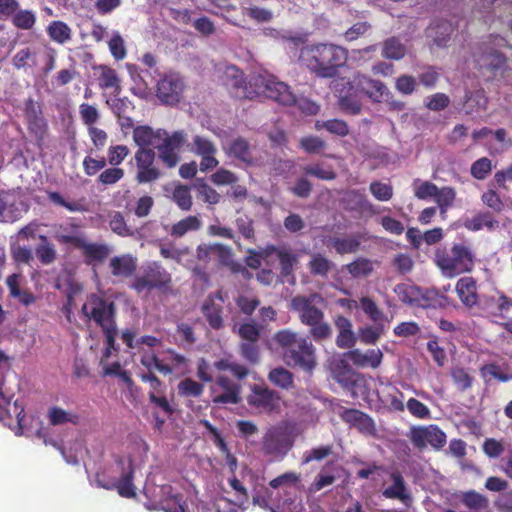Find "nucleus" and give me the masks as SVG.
I'll return each instance as SVG.
<instances>
[{
  "label": "nucleus",
  "mask_w": 512,
  "mask_h": 512,
  "mask_svg": "<svg viewBox=\"0 0 512 512\" xmlns=\"http://www.w3.org/2000/svg\"><path fill=\"white\" fill-rule=\"evenodd\" d=\"M24 114L29 131L38 139H43L47 130V122L43 117L41 108L33 101V99L30 98L25 102Z\"/></svg>",
  "instance_id": "412c9836"
},
{
  "label": "nucleus",
  "mask_w": 512,
  "mask_h": 512,
  "mask_svg": "<svg viewBox=\"0 0 512 512\" xmlns=\"http://www.w3.org/2000/svg\"><path fill=\"white\" fill-rule=\"evenodd\" d=\"M19 274H11L6 280L7 287L9 289V295L12 298L18 299V301L24 306H29L36 301V297L33 293L27 290H21L19 286Z\"/></svg>",
  "instance_id": "f704fd0d"
},
{
  "label": "nucleus",
  "mask_w": 512,
  "mask_h": 512,
  "mask_svg": "<svg viewBox=\"0 0 512 512\" xmlns=\"http://www.w3.org/2000/svg\"><path fill=\"white\" fill-rule=\"evenodd\" d=\"M334 324L337 329L336 345L341 349H350L355 346L357 338L352 329V322L343 315H337L334 318Z\"/></svg>",
  "instance_id": "5701e85b"
},
{
  "label": "nucleus",
  "mask_w": 512,
  "mask_h": 512,
  "mask_svg": "<svg viewBox=\"0 0 512 512\" xmlns=\"http://www.w3.org/2000/svg\"><path fill=\"white\" fill-rule=\"evenodd\" d=\"M172 200L182 211H189L193 205L190 188L186 185H178L172 192Z\"/></svg>",
  "instance_id": "6e6d98bb"
},
{
  "label": "nucleus",
  "mask_w": 512,
  "mask_h": 512,
  "mask_svg": "<svg viewBox=\"0 0 512 512\" xmlns=\"http://www.w3.org/2000/svg\"><path fill=\"white\" fill-rule=\"evenodd\" d=\"M137 168L136 181L139 184L151 183L161 176V171L154 165L155 152L152 149H138L134 155Z\"/></svg>",
  "instance_id": "f3484780"
},
{
  "label": "nucleus",
  "mask_w": 512,
  "mask_h": 512,
  "mask_svg": "<svg viewBox=\"0 0 512 512\" xmlns=\"http://www.w3.org/2000/svg\"><path fill=\"white\" fill-rule=\"evenodd\" d=\"M81 313L85 320L99 327L105 337V358L110 357L112 350H116L115 341L118 335L116 314L117 307L113 300L91 293L82 305Z\"/></svg>",
  "instance_id": "20e7f679"
},
{
  "label": "nucleus",
  "mask_w": 512,
  "mask_h": 512,
  "mask_svg": "<svg viewBox=\"0 0 512 512\" xmlns=\"http://www.w3.org/2000/svg\"><path fill=\"white\" fill-rule=\"evenodd\" d=\"M11 16L13 25L22 30H30L36 23V15L31 10H16Z\"/></svg>",
  "instance_id": "13d9d810"
},
{
  "label": "nucleus",
  "mask_w": 512,
  "mask_h": 512,
  "mask_svg": "<svg viewBox=\"0 0 512 512\" xmlns=\"http://www.w3.org/2000/svg\"><path fill=\"white\" fill-rule=\"evenodd\" d=\"M341 418L344 422L359 428H366L371 424V418L358 409H345L341 414Z\"/></svg>",
  "instance_id": "603ef678"
},
{
  "label": "nucleus",
  "mask_w": 512,
  "mask_h": 512,
  "mask_svg": "<svg viewBox=\"0 0 512 512\" xmlns=\"http://www.w3.org/2000/svg\"><path fill=\"white\" fill-rule=\"evenodd\" d=\"M214 367L218 371H229L238 380L245 379L249 374V369L238 362L231 361L228 358H222L214 362Z\"/></svg>",
  "instance_id": "a18cd8bd"
},
{
  "label": "nucleus",
  "mask_w": 512,
  "mask_h": 512,
  "mask_svg": "<svg viewBox=\"0 0 512 512\" xmlns=\"http://www.w3.org/2000/svg\"><path fill=\"white\" fill-rule=\"evenodd\" d=\"M224 150L229 157L236 158L245 164L250 165L253 162L250 144L243 137L233 139Z\"/></svg>",
  "instance_id": "2f4dec72"
},
{
  "label": "nucleus",
  "mask_w": 512,
  "mask_h": 512,
  "mask_svg": "<svg viewBox=\"0 0 512 512\" xmlns=\"http://www.w3.org/2000/svg\"><path fill=\"white\" fill-rule=\"evenodd\" d=\"M242 387L239 383L232 381L228 376L219 375L215 380V387L212 388V402L214 404H239Z\"/></svg>",
  "instance_id": "dca6fc26"
},
{
  "label": "nucleus",
  "mask_w": 512,
  "mask_h": 512,
  "mask_svg": "<svg viewBox=\"0 0 512 512\" xmlns=\"http://www.w3.org/2000/svg\"><path fill=\"white\" fill-rule=\"evenodd\" d=\"M63 241L65 243H72L81 249L85 263L88 265L104 262L111 253L110 247L104 243H89L73 236H64Z\"/></svg>",
  "instance_id": "a211bd4d"
},
{
  "label": "nucleus",
  "mask_w": 512,
  "mask_h": 512,
  "mask_svg": "<svg viewBox=\"0 0 512 512\" xmlns=\"http://www.w3.org/2000/svg\"><path fill=\"white\" fill-rule=\"evenodd\" d=\"M406 54V47L399 38L393 36L384 40L382 56L390 60H400Z\"/></svg>",
  "instance_id": "c03bdc74"
},
{
  "label": "nucleus",
  "mask_w": 512,
  "mask_h": 512,
  "mask_svg": "<svg viewBox=\"0 0 512 512\" xmlns=\"http://www.w3.org/2000/svg\"><path fill=\"white\" fill-rule=\"evenodd\" d=\"M373 263L370 259L359 257L346 265V270L353 278L367 277L373 272Z\"/></svg>",
  "instance_id": "09e8293b"
},
{
  "label": "nucleus",
  "mask_w": 512,
  "mask_h": 512,
  "mask_svg": "<svg viewBox=\"0 0 512 512\" xmlns=\"http://www.w3.org/2000/svg\"><path fill=\"white\" fill-rule=\"evenodd\" d=\"M360 307L374 324L383 323L384 321L389 322L383 311L372 298L368 296L362 297L360 299Z\"/></svg>",
  "instance_id": "de8ad7c7"
},
{
  "label": "nucleus",
  "mask_w": 512,
  "mask_h": 512,
  "mask_svg": "<svg viewBox=\"0 0 512 512\" xmlns=\"http://www.w3.org/2000/svg\"><path fill=\"white\" fill-rule=\"evenodd\" d=\"M185 89L183 78L176 73L165 74L156 86V96L164 104L176 105L180 102Z\"/></svg>",
  "instance_id": "f8f14e48"
},
{
  "label": "nucleus",
  "mask_w": 512,
  "mask_h": 512,
  "mask_svg": "<svg viewBox=\"0 0 512 512\" xmlns=\"http://www.w3.org/2000/svg\"><path fill=\"white\" fill-rule=\"evenodd\" d=\"M452 305V300L444 293L435 288L423 289L421 292L418 308L422 309H442Z\"/></svg>",
  "instance_id": "bb28decb"
},
{
  "label": "nucleus",
  "mask_w": 512,
  "mask_h": 512,
  "mask_svg": "<svg viewBox=\"0 0 512 512\" xmlns=\"http://www.w3.org/2000/svg\"><path fill=\"white\" fill-rule=\"evenodd\" d=\"M408 437L419 450H423L427 445L440 449L446 443V434L437 425L433 424L412 427Z\"/></svg>",
  "instance_id": "ddd939ff"
},
{
  "label": "nucleus",
  "mask_w": 512,
  "mask_h": 512,
  "mask_svg": "<svg viewBox=\"0 0 512 512\" xmlns=\"http://www.w3.org/2000/svg\"><path fill=\"white\" fill-rule=\"evenodd\" d=\"M117 470L120 476H109L105 472L95 475V483L98 487L106 490H116L121 497L133 498L136 496L134 486V465L131 456L127 458L118 456L116 458Z\"/></svg>",
  "instance_id": "6e6552de"
},
{
  "label": "nucleus",
  "mask_w": 512,
  "mask_h": 512,
  "mask_svg": "<svg viewBox=\"0 0 512 512\" xmlns=\"http://www.w3.org/2000/svg\"><path fill=\"white\" fill-rule=\"evenodd\" d=\"M247 403L258 413L270 414L280 411L281 397L277 391L264 384H253L247 396Z\"/></svg>",
  "instance_id": "1a4fd4ad"
},
{
  "label": "nucleus",
  "mask_w": 512,
  "mask_h": 512,
  "mask_svg": "<svg viewBox=\"0 0 512 512\" xmlns=\"http://www.w3.org/2000/svg\"><path fill=\"white\" fill-rule=\"evenodd\" d=\"M453 26L447 20H435L427 29V35L433 39V42L439 46H446L453 33Z\"/></svg>",
  "instance_id": "7c9ffc66"
},
{
  "label": "nucleus",
  "mask_w": 512,
  "mask_h": 512,
  "mask_svg": "<svg viewBox=\"0 0 512 512\" xmlns=\"http://www.w3.org/2000/svg\"><path fill=\"white\" fill-rule=\"evenodd\" d=\"M171 284V275L161 265L153 262L143 272L136 277L131 287L141 293L146 289L166 288Z\"/></svg>",
  "instance_id": "9d476101"
},
{
  "label": "nucleus",
  "mask_w": 512,
  "mask_h": 512,
  "mask_svg": "<svg viewBox=\"0 0 512 512\" xmlns=\"http://www.w3.org/2000/svg\"><path fill=\"white\" fill-rule=\"evenodd\" d=\"M492 161L487 157H481L472 163L470 173L477 180H484L491 173Z\"/></svg>",
  "instance_id": "052dcab7"
},
{
  "label": "nucleus",
  "mask_w": 512,
  "mask_h": 512,
  "mask_svg": "<svg viewBox=\"0 0 512 512\" xmlns=\"http://www.w3.org/2000/svg\"><path fill=\"white\" fill-rule=\"evenodd\" d=\"M346 357L357 367L378 368L382 362L383 354L380 349H369L365 353L353 349L346 353Z\"/></svg>",
  "instance_id": "393cba45"
},
{
  "label": "nucleus",
  "mask_w": 512,
  "mask_h": 512,
  "mask_svg": "<svg viewBox=\"0 0 512 512\" xmlns=\"http://www.w3.org/2000/svg\"><path fill=\"white\" fill-rule=\"evenodd\" d=\"M98 80L102 89H113L116 94L121 90L120 79L116 71L108 66H101V74Z\"/></svg>",
  "instance_id": "8fccbe9b"
},
{
  "label": "nucleus",
  "mask_w": 512,
  "mask_h": 512,
  "mask_svg": "<svg viewBox=\"0 0 512 512\" xmlns=\"http://www.w3.org/2000/svg\"><path fill=\"white\" fill-rule=\"evenodd\" d=\"M392 484L382 491V495L387 499H397L408 505L412 501V497L408 492L404 477L399 471L390 474Z\"/></svg>",
  "instance_id": "b1692460"
},
{
  "label": "nucleus",
  "mask_w": 512,
  "mask_h": 512,
  "mask_svg": "<svg viewBox=\"0 0 512 512\" xmlns=\"http://www.w3.org/2000/svg\"><path fill=\"white\" fill-rule=\"evenodd\" d=\"M47 419L52 426H59L66 423L77 425L80 417L78 414L66 411L61 407L52 406L48 409Z\"/></svg>",
  "instance_id": "4c0bfd02"
},
{
  "label": "nucleus",
  "mask_w": 512,
  "mask_h": 512,
  "mask_svg": "<svg viewBox=\"0 0 512 512\" xmlns=\"http://www.w3.org/2000/svg\"><path fill=\"white\" fill-rule=\"evenodd\" d=\"M461 501L467 508L471 510H483L489 506L488 499L484 495L474 490L465 492L462 495Z\"/></svg>",
  "instance_id": "4d7b16f0"
},
{
  "label": "nucleus",
  "mask_w": 512,
  "mask_h": 512,
  "mask_svg": "<svg viewBox=\"0 0 512 512\" xmlns=\"http://www.w3.org/2000/svg\"><path fill=\"white\" fill-rule=\"evenodd\" d=\"M302 170L305 175L313 176L320 180L332 181L337 177L336 172L331 167L324 168L321 164L306 165Z\"/></svg>",
  "instance_id": "bf43d9fd"
},
{
  "label": "nucleus",
  "mask_w": 512,
  "mask_h": 512,
  "mask_svg": "<svg viewBox=\"0 0 512 512\" xmlns=\"http://www.w3.org/2000/svg\"><path fill=\"white\" fill-rule=\"evenodd\" d=\"M361 245V236L350 235L344 238L330 237L328 239V246H331L339 255L356 253Z\"/></svg>",
  "instance_id": "473e14b6"
},
{
  "label": "nucleus",
  "mask_w": 512,
  "mask_h": 512,
  "mask_svg": "<svg viewBox=\"0 0 512 512\" xmlns=\"http://www.w3.org/2000/svg\"><path fill=\"white\" fill-rule=\"evenodd\" d=\"M109 268L114 277H131L137 269V258L131 254H122L110 259Z\"/></svg>",
  "instance_id": "a878e982"
},
{
  "label": "nucleus",
  "mask_w": 512,
  "mask_h": 512,
  "mask_svg": "<svg viewBox=\"0 0 512 512\" xmlns=\"http://www.w3.org/2000/svg\"><path fill=\"white\" fill-rule=\"evenodd\" d=\"M497 47H509V44L504 37L495 34L480 41L472 53L475 67L493 74L502 69L507 63V57Z\"/></svg>",
  "instance_id": "0eeeda50"
},
{
  "label": "nucleus",
  "mask_w": 512,
  "mask_h": 512,
  "mask_svg": "<svg viewBox=\"0 0 512 512\" xmlns=\"http://www.w3.org/2000/svg\"><path fill=\"white\" fill-rule=\"evenodd\" d=\"M455 291L461 303L467 307L472 308L479 302L477 281L471 276L460 278L455 286Z\"/></svg>",
  "instance_id": "4be33fe9"
},
{
  "label": "nucleus",
  "mask_w": 512,
  "mask_h": 512,
  "mask_svg": "<svg viewBox=\"0 0 512 512\" xmlns=\"http://www.w3.org/2000/svg\"><path fill=\"white\" fill-rule=\"evenodd\" d=\"M239 351L240 355L251 364H256L260 360L258 342L242 341L239 346Z\"/></svg>",
  "instance_id": "0e129e2a"
},
{
  "label": "nucleus",
  "mask_w": 512,
  "mask_h": 512,
  "mask_svg": "<svg viewBox=\"0 0 512 512\" xmlns=\"http://www.w3.org/2000/svg\"><path fill=\"white\" fill-rule=\"evenodd\" d=\"M231 73L233 77L231 86L239 89L243 88L242 94H237L238 97L252 99L254 96L264 95L282 105L290 106L297 102L296 96L290 90V87L281 81H278L275 76L263 72L254 74L249 80V85L254 87L253 91H248L246 85L243 87V73L235 66L227 69V74Z\"/></svg>",
  "instance_id": "f03ea898"
},
{
  "label": "nucleus",
  "mask_w": 512,
  "mask_h": 512,
  "mask_svg": "<svg viewBox=\"0 0 512 512\" xmlns=\"http://www.w3.org/2000/svg\"><path fill=\"white\" fill-rule=\"evenodd\" d=\"M455 198L456 192L454 188L448 186L438 188V192L435 196V201L438 204L442 214H445L447 208L452 206Z\"/></svg>",
  "instance_id": "680f3d73"
},
{
  "label": "nucleus",
  "mask_w": 512,
  "mask_h": 512,
  "mask_svg": "<svg viewBox=\"0 0 512 512\" xmlns=\"http://www.w3.org/2000/svg\"><path fill=\"white\" fill-rule=\"evenodd\" d=\"M333 453V446L331 444L314 447L303 454V464H308L312 461H321Z\"/></svg>",
  "instance_id": "e2e57ef3"
},
{
  "label": "nucleus",
  "mask_w": 512,
  "mask_h": 512,
  "mask_svg": "<svg viewBox=\"0 0 512 512\" xmlns=\"http://www.w3.org/2000/svg\"><path fill=\"white\" fill-rule=\"evenodd\" d=\"M346 209L349 211L375 213L374 205L368 201L365 194L358 190L349 191L345 198Z\"/></svg>",
  "instance_id": "e433bc0d"
},
{
  "label": "nucleus",
  "mask_w": 512,
  "mask_h": 512,
  "mask_svg": "<svg viewBox=\"0 0 512 512\" xmlns=\"http://www.w3.org/2000/svg\"><path fill=\"white\" fill-rule=\"evenodd\" d=\"M163 142L156 146L159 159L168 168H174L180 161L179 151L186 142L184 131H175L171 135H162Z\"/></svg>",
  "instance_id": "4468645a"
},
{
  "label": "nucleus",
  "mask_w": 512,
  "mask_h": 512,
  "mask_svg": "<svg viewBox=\"0 0 512 512\" xmlns=\"http://www.w3.org/2000/svg\"><path fill=\"white\" fill-rule=\"evenodd\" d=\"M393 292L396 294L399 301L410 307L418 308L422 288L411 283L404 282L399 283L393 288Z\"/></svg>",
  "instance_id": "c85d7f7f"
},
{
  "label": "nucleus",
  "mask_w": 512,
  "mask_h": 512,
  "mask_svg": "<svg viewBox=\"0 0 512 512\" xmlns=\"http://www.w3.org/2000/svg\"><path fill=\"white\" fill-rule=\"evenodd\" d=\"M290 447L291 444L283 434L271 432L263 438L262 449L266 455H284Z\"/></svg>",
  "instance_id": "cd10ccee"
},
{
  "label": "nucleus",
  "mask_w": 512,
  "mask_h": 512,
  "mask_svg": "<svg viewBox=\"0 0 512 512\" xmlns=\"http://www.w3.org/2000/svg\"><path fill=\"white\" fill-rule=\"evenodd\" d=\"M299 147L308 154H324L327 143L318 136L309 135L300 139Z\"/></svg>",
  "instance_id": "864d4df0"
},
{
  "label": "nucleus",
  "mask_w": 512,
  "mask_h": 512,
  "mask_svg": "<svg viewBox=\"0 0 512 512\" xmlns=\"http://www.w3.org/2000/svg\"><path fill=\"white\" fill-rule=\"evenodd\" d=\"M223 303L224 297L222 292L216 291L209 294L201 306V312L213 330L224 328Z\"/></svg>",
  "instance_id": "6ab92c4d"
},
{
  "label": "nucleus",
  "mask_w": 512,
  "mask_h": 512,
  "mask_svg": "<svg viewBox=\"0 0 512 512\" xmlns=\"http://www.w3.org/2000/svg\"><path fill=\"white\" fill-rule=\"evenodd\" d=\"M269 250L276 255L279 261L281 277L285 278L292 275L294 266L298 263L297 255L285 248L276 246L269 247Z\"/></svg>",
  "instance_id": "72a5a7b5"
},
{
  "label": "nucleus",
  "mask_w": 512,
  "mask_h": 512,
  "mask_svg": "<svg viewBox=\"0 0 512 512\" xmlns=\"http://www.w3.org/2000/svg\"><path fill=\"white\" fill-rule=\"evenodd\" d=\"M193 152L201 156L200 170L202 172L216 168L219 161L215 158L216 147L214 143L202 136L196 135L193 138Z\"/></svg>",
  "instance_id": "aec40b11"
},
{
  "label": "nucleus",
  "mask_w": 512,
  "mask_h": 512,
  "mask_svg": "<svg viewBox=\"0 0 512 512\" xmlns=\"http://www.w3.org/2000/svg\"><path fill=\"white\" fill-rule=\"evenodd\" d=\"M39 240L41 241L35 248V254L38 260L43 265L52 264L57 258V252L55 245L51 243L47 236L40 235Z\"/></svg>",
  "instance_id": "37998d69"
},
{
  "label": "nucleus",
  "mask_w": 512,
  "mask_h": 512,
  "mask_svg": "<svg viewBox=\"0 0 512 512\" xmlns=\"http://www.w3.org/2000/svg\"><path fill=\"white\" fill-rule=\"evenodd\" d=\"M268 380L275 386L289 390L294 387V375L284 367H276L268 373Z\"/></svg>",
  "instance_id": "79ce46f5"
},
{
  "label": "nucleus",
  "mask_w": 512,
  "mask_h": 512,
  "mask_svg": "<svg viewBox=\"0 0 512 512\" xmlns=\"http://www.w3.org/2000/svg\"><path fill=\"white\" fill-rule=\"evenodd\" d=\"M292 307L299 313L301 323L309 327V336L316 343L330 340L332 327L325 321L324 312L313 304L311 298L297 296L292 299Z\"/></svg>",
  "instance_id": "423d86ee"
},
{
  "label": "nucleus",
  "mask_w": 512,
  "mask_h": 512,
  "mask_svg": "<svg viewBox=\"0 0 512 512\" xmlns=\"http://www.w3.org/2000/svg\"><path fill=\"white\" fill-rule=\"evenodd\" d=\"M335 264L321 253H314L309 260L307 267L314 276L327 277Z\"/></svg>",
  "instance_id": "58836bf2"
},
{
  "label": "nucleus",
  "mask_w": 512,
  "mask_h": 512,
  "mask_svg": "<svg viewBox=\"0 0 512 512\" xmlns=\"http://www.w3.org/2000/svg\"><path fill=\"white\" fill-rule=\"evenodd\" d=\"M347 81L355 91L375 103H381L384 99V95L389 94V90L384 82L373 79L360 72L354 73L352 78L347 79Z\"/></svg>",
  "instance_id": "9b49d317"
},
{
  "label": "nucleus",
  "mask_w": 512,
  "mask_h": 512,
  "mask_svg": "<svg viewBox=\"0 0 512 512\" xmlns=\"http://www.w3.org/2000/svg\"><path fill=\"white\" fill-rule=\"evenodd\" d=\"M109 226L111 230L121 236H132L133 230L127 225L124 215L119 211H114L109 214Z\"/></svg>",
  "instance_id": "5fc2aeb1"
},
{
  "label": "nucleus",
  "mask_w": 512,
  "mask_h": 512,
  "mask_svg": "<svg viewBox=\"0 0 512 512\" xmlns=\"http://www.w3.org/2000/svg\"><path fill=\"white\" fill-rule=\"evenodd\" d=\"M383 333V323L375 324V327L366 326L359 330L360 339L365 344H375Z\"/></svg>",
  "instance_id": "69168bd1"
},
{
  "label": "nucleus",
  "mask_w": 512,
  "mask_h": 512,
  "mask_svg": "<svg viewBox=\"0 0 512 512\" xmlns=\"http://www.w3.org/2000/svg\"><path fill=\"white\" fill-rule=\"evenodd\" d=\"M347 50L331 43L306 45L301 48L299 60L318 78H335L347 61Z\"/></svg>",
  "instance_id": "7ed1b4c3"
},
{
  "label": "nucleus",
  "mask_w": 512,
  "mask_h": 512,
  "mask_svg": "<svg viewBox=\"0 0 512 512\" xmlns=\"http://www.w3.org/2000/svg\"><path fill=\"white\" fill-rule=\"evenodd\" d=\"M450 376L457 389L461 392L470 389L474 382V377L463 367H453L450 371Z\"/></svg>",
  "instance_id": "3c124183"
},
{
  "label": "nucleus",
  "mask_w": 512,
  "mask_h": 512,
  "mask_svg": "<svg viewBox=\"0 0 512 512\" xmlns=\"http://www.w3.org/2000/svg\"><path fill=\"white\" fill-rule=\"evenodd\" d=\"M201 227L202 221L200 217L196 215H189L171 226L170 235L180 238L188 232L198 231Z\"/></svg>",
  "instance_id": "c9c22d12"
},
{
  "label": "nucleus",
  "mask_w": 512,
  "mask_h": 512,
  "mask_svg": "<svg viewBox=\"0 0 512 512\" xmlns=\"http://www.w3.org/2000/svg\"><path fill=\"white\" fill-rule=\"evenodd\" d=\"M273 340L281 349L286 366L312 374L317 367L316 348L312 341L290 329L277 331Z\"/></svg>",
  "instance_id": "f257e3e1"
},
{
  "label": "nucleus",
  "mask_w": 512,
  "mask_h": 512,
  "mask_svg": "<svg viewBox=\"0 0 512 512\" xmlns=\"http://www.w3.org/2000/svg\"><path fill=\"white\" fill-rule=\"evenodd\" d=\"M162 135H166V130L158 129L154 131L148 125L136 126L133 129V141L139 147L138 149H150L149 147L154 144V140L162 138Z\"/></svg>",
  "instance_id": "c756f323"
},
{
  "label": "nucleus",
  "mask_w": 512,
  "mask_h": 512,
  "mask_svg": "<svg viewBox=\"0 0 512 512\" xmlns=\"http://www.w3.org/2000/svg\"><path fill=\"white\" fill-rule=\"evenodd\" d=\"M124 175V169L112 166L102 171L98 176L97 181L105 186L113 185L123 179Z\"/></svg>",
  "instance_id": "774afa93"
},
{
  "label": "nucleus",
  "mask_w": 512,
  "mask_h": 512,
  "mask_svg": "<svg viewBox=\"0 0 512 512\" xmlns=\"http://www.w3.org/2000/svg\"><path fill=\"white\" fill-rule=\"evenodd\" d=\"M46 32L49 38L58 44H64L72 38L71 28L60 20L50 22L46 28Z\"/></svg>",
  "instance_id": "a19ab883"
},
{
  "label": "nucleus",
  "mask_w": 512,
  "mask_h": 512,
  "mask_svg": "<svg viewBox=\"0 0 512 512\" xmlns=\"http://www.w3.org/2000/svg\"><path fill=\"white\" fill-rule=\"evenodd\" d=\"M463 225L469 231H479L484 227L492 230L498 226V221L490 212H480L472 218L466 219Z\"/></svg>",
  "instance_id": "ea45409f"
},
{
  "label": "nucleus",
  "mask_w": 512,
  "mask_h": 512,
  "mask_svg": "<svg viewBox=\"0 0 512 512\" xmlns=\"http://www.w3.org/2000/svg\"><path fill=\"white\" fill-rule=\"evenodd\" d=\"M332 88L338 97L339 107L346 113L357 115L362 110V102L359 93L348 83L344 77L332 82Z\"/></svg>",
  "instance_id": "2eb2a0df"
},
{
  "label": "nucleus",
  "mask_w": 512,
  "mask_h": 512,
  "mask_svg": "<svg viewBox=\"0 0 512 512\" xmlns=\"http://www.w3.org/2000/svg\"><path fill=\"white\" fill-rule=\"evenodd\" d=\"M130 150L126 145H114L110 146L107 151V162L111 166L120 165L125 158L129 155Z\"/></svg>",
  "instance_id": "338daca9"
},
{
  "label": "nucleus",
  "mask_w": 512,
  "mask_h": 512,
  "mask_svg": "<svg viewBox=\"0 0 512 512\" xmlns=\"http://www.w3.org/2000/svg\"><path fill=\"white\" fill-rule=\"evenodd\" d=\"M434 262L447 278H453L473 270L475 256L471 249L461 243L448 247H438L434 254Z\"/></svg>",
  "instance_id": "39448f33"
},
{
  "label": "nucleus",
  "mask_w": 512,
  "mask_h": 512,
  "mask_svg": "<svg viewBox=\"0 0 512 512\" xmlns=\"http://www.w3.org/2000/svg\"><path fill=\"white\" fill-rule=\"evenodd\" d=\"M177 391L183 398H200L204 393V385L192 378H185L178 383Z\"/></svg>",
  "instance_id": "49530a36"
}]
</instances>
